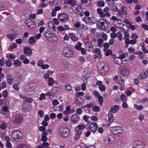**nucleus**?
Returning <instances> with one entry per match:
<instances>
[{
    "mask_svg": "<svg viewBox=\"0 0 148 148\" xmlns=\"http://www.w3.org/2000/svg\"><path fill=\"white\" fill-rule=\"evenodd\" d=\"M11 136L12 138L17 141H19L22 139L21 136V134L18 130H13Z\"/></svg>",
    "mask_w": 148,
    "mask_h": 148,
    "instance_id": "nucleus-1",
    "label": "nucleus"
},
{
    "mask_svg": "<svg viewBox=\"0 0 148 148\" xmlns=\"http://www.w3.org/2000/svg\"><path fill=\"white\" fill-rule=\"evenodd\" d=\"M59 131L60 135L64 137H67L70 134L69 129L66 127H62L59 129Z\"/></svg>",
    "mask_w": 148,
    "mask_h": 148,
    "instance_id": "nucleus-2",
    "label": "nucleus"
},
{
    "mask_svg": "<svg viewBox=\"0 0 148 148\" xmlns=\"http://www.w3.org/2000/svg\"><path fill=\"white\" fill-rule=\"evenodd\" d=\"M110 130L113 134L116 135H120L123 132L122 128L119 126L112 127L110 128Z\"/></svg>",
    "mask_w": 148,
    "mask_h": 148,
    "instance_id": "nucleus-3",
    "label": "nucleus"
},
{
    "mask_svg": "<svg viewBox=\"0 0 148 148\" xmlns=\"http://www.w3.org/2000/svg\"><path fill=\"white\" fill-rule=\"evenodd\" d=\"M82 21L87 24L90 23H95L97 22V20L95 17L93 16L84 17L83 18Z\"/></svg>",
    "mask_w": 148,
    "mask_h": 148,
    "instance_id": "nucleus-4",
    "label": "nucleus"
},
{
    "mask_svg": "<svg viewBox=\"0 0 148 148\" xmlns=\"http://www.w3.org/2000/svg\"><path fill=\"white\" fill-rule=\"evenodd\" d=\"M72 9L74 13L79 14L81 16L83 15L84 13L82 12V9L79 5H75L72 7Z\"/></svg>",
    "mask_w": 148,
    "mask_h": 148,
    "instance_id": "nucleus-5",
    "label": "nucleus"
},
{
    "mask_svg": "<svg viewBox=\"0 0 148 148\" xmlns=\"http://www.w3.org/2000/svg\"><path fill=\"white\" fill-rule=\"evenodd\" d=\"M98 25L102 29H106L108 26L107 22L103 19H101L97 23Z\"/></svg>",
    "mask_w": 148,
    "mask_h": 148,
    "instance_id": "nucleus-6",
    "label": "nucleus"
},
{
    "mask_svg": "<svg viewBox=\"0 0 148 148\" xmlns=\"http://www.w3.org/2000/svg\"><path fill=\"white\" fill-rule=\"evenodd\" d=\"M62 51L64 55L67 57H71L72 56L73 54V51L67 47L64 48Z\"/></svg>",
    "mask_w": 148,
    "mask_h": 148,
    "instance_id": "nucleus-7",
    "label": "nucleus"
},
{
    "mask_svg": "<svg viewBox=\"0 0 148 148\" xmlns=\"http://www.w3.org/2000/svg\"><path fill=\"white\" fill-rule=\"evenodd\" d=\"M120 72L121 75L124 76H127L130 74L129 71L125 67L123 66L120 67Z\"/></svg>",
    "mask_w": 148,
    "mask_h": 148,
    "instance_id": "nucleus-8",
    "label": "nucleus"
},
{
    "mask_svg": "<svg viewBox=\"0 0 148 148\" xmlns=\"http://www.w3.org/2000/svg\"><path fill=\"white\" fill-rule=\"evenodd\" d=\"M89 130L92 132L95 133L97 130L98 125L94 122H92L88 126Z\"/></svg>",
    "mask_w": 148,
    "mask_h": 148,
    "instance_id": "nucleus-9",
    "label": "nucleus"
},
{
    "mask_svg": "<svg viewBox=\"0 0 148 148\" xmlns=\"http://www.w3.org/2000/svg\"><path fill=\"white\" fill-rule=\"evenodd\" d=\"M58 18L60 21L64 22L67 20L68 16L65 13L60 14L58 16Z\"/></svg>",
    "mask_w": 148,
    "mask_h": 148,
    "instance_id": "nucleus-10",
    "label": "nucleus"
},
{
    "mask_svg": "<svg viewBox=\"0 0 148 148\" xmlns=\"http://www.w3.org/2000/svg\"><path fill=\"white\" fill-rule=\"evenodd\" d=\"M23 118L20 116H16L13 118V122L14 123L19 124L22 121Z\"/></svg>",
    "mask_w": 148,
    "mask_h": 148,
    "instance_id": "nucleus-11",
    "label": "nucleus"
},
{
    "mask_svg": "<svg viewBox=\"0 0 148 148\" xmlns=\"http://www.w3.org/2000/svg\"><path fill=\"white\" fill-rule=\"evenodd\" d=\"M147 77H148V71H143V72L140 73L139 78L141 79H145Z\"/></svg>",
    "mask_w": 148,
    "mask_h": 148,
    "instance_id": "nucleus-12",
    "label": "nucleus"
},
{
    "mask_svg": "<svg viewBox=\"0 0 148 148\" xmlns=\"http://www.w3.org/2000/svg\"><path fill=\"white\" fill-rule=\"evenodd\" d=\"M114 138L111 136H106L105 137L104 141L106 144H111L114 141Z\"/></svg>",
    "mask_w": 148,
    "mask_h": 148,
    "instance_id": "nucleus-13",
    "label": "nucleus"
},
{
    "mask_svg": "<svg viewBox=\"0 0 148 148\" xmlns=\"http://www.w3.org/2000/svg\"><path fill=\"white\" fill-rule=\"evenodd\" d=\"M25 23L27 26L31 28H33L35 27L34 23L30 20H26L25 21Z\"/></svg>",
    "mask_w": 148,
    "mask_h": 148,
    "instance_id": "nucleus-14",
    "label": "nucleus"
},
{
    "mask_svg": "<svg viewBox=\"0 0 148 148\" xmlns=\"http://www.w3.org/2000/svg\"><path fill=\"white\" fill-rule=\"evenodd\" d=\"M134 145L136 148H143L145 146V144L140 141L135 142Z\"/></svg>",
    "mask_w": 148,
    "mask_h": 148,
    "instance_id": "nucleus-15",
    "label": "nucleus"
},
{
    "mask_svg": "<svg viewBox=\"0 0 148 148\" xmlns=\"http://www.w3.org/2000/svg\"><path fill=\"white\" fill-rule=\"evenodd\" d=\"M23 51L25 54L31 55L32 54V51L31 49L28 47H24Z\"/></svg>",
    "mask_w": 148,
    "mask_h": 148,
    "instance_id": "nucleus-16",
    "label": "nucleus"
},
{
    "mask_svg": "<svg viewBox=\"0 0 148 148\" xmlns=\"http://www.w3.org/2000/svg\"><path fill=\"white\" fill-rule=\"evenodd\" d=\"M79 117L77 114H73L71 117V119L72 121L73 122H77L79 119Z\"/></svg>",
    "mask_w": 148,
    "mask_h": 148,
    "instance_id": "nucleus-17",
    "label": "nucleus"
},
{
    "mask_svg": "<svg viewBox=\"0 0 148 148\" xmlns=\"http://www.w3.org/2000/svg\"><path fill=\"white\" fill-rule=\"evenodd\" d=\"M64 4H69L71 5L74 6L76 4V2L73 0H65L64 1Z\"/></svg>",
    "mask_w": 148,
    "mask_h": 148,
    "instance_id": "nucleus-18",
    "label": "nucleus"
},
{
    "mask_svg": "<svg viewBox=\"0 0 148 148\" xmlns=\"http://www.w3.org/2000/svg\"><path fill=\"white\" fill-rule=\"evenodd\" d=\"M108 121L110 123H112V122H113L114 119V117L113 115V114L112 113V112H109L108 113Z\"/></svg>",
    "mask_w": 148,
    "mask_h": 148,
    "instance_id": "nucleus-19",
    "label": "nucleus"
},
{
    "mask_svg": "<svg viewBox=\"0 0 148 148\" xmlns=\"http://www.w3.org/2000/svg\"><path fill=\"white\" fill-rule=\"evenodd\" d=\"M48 135V133L46 132H43L42 134V137L41 139L42 141L44 142H46L47 139L46 136Z\"/></svg>",
    "mask_w": 148,
    "mask_h": 148,
    "instance_id": "nucleus-20",
    "label": "nucleus"
},
{
    "mask_svg": "<svg viewBox=\"0 0 148 148\" xmlns=\"http://www.w3.org/2000/svg\"><path fill=\"white\" fill-rule=\"evenodd\" d=\"M75 102L77 105H79L82 103V100L81 97L77 96L75 98Z\"/></svg>",
    "mask_w": 148,
    "mask_h": 148,
    "instance_id": "nucleus-21",
    "label": "nucleus"
},
{
    "mask_svg": "<svg viewBox=\"0 0 148 148\" xmlns=\"http://www.w3.org/2000/svg\"><path fill=\"white\" fill-rule=\"evenodd\" d=\"M119 109V106L115 105L111 107L110 110V111L112 112V113H115L117 112Z\"/></svg>",
    "mask_w": 148,
    "mask_h": 148,
    "instance_id": "nucleus-22",
    "label": "nucleus"
},
{
    "mask_svg": "<svg viewBox=\"0 0 148 148\" xmlns=\"http://www.w3.org/2000/svg\"><path fill=\"white\" fill-rule=\"evenodd\" d=\"M85 127L84 125L82 124H80L78 125L75 128L76 131H81L82 132V130L84 129Z\"/></svg>",
    "mask_w": 148,
    "mask_h": 148,
    "instance_id": "nucleus-23",
    "label": "nucleus"
},
{
    "mask_svg": "<svg viewBox=\"0 0 148 148\" xmlns=\"http://www.w3.org/2000/svg\"><path fill=\"white\" fill-rule=\"evenodd\" d=\"M117 12H118L117 14L119 16H121L123 14L125 16H126L127 15V10H118V11H117Z\"/></svg>",
    "mask_w": 148,
    "mask_h": 148,
    "instance_id": "nucleus-24",
    "label": "nucleus"
},
{
    "mask_svg": "<svg viewBox=\"0 0 148 148\" xmlns=\"http://www.w3.org/2000/svg\"><path fill=\"white\" fill-rule=\"evenodd\" d=\"M36 87V85L30 83L29 84L28 87L27 88V91L29 92L30 90H34Z\"/></svg>",
    "mask_w": 148,
    "mask_h": 148,
    "instance_id": "nucleus-25",
    "label": "nucleus"
},
{
    "mask_svg": "<svg viewBox=\"0 0 148 148\" xmlns=\"http://www.w3.org/2000/svg\"><path fill=\"white\" fill-rule=\"evenodd\" d=\"M114 61L115 63L119 65L121 64L123 62L122 60L119 58H114Z\"/></svg>",
    "mask_w": 148,
    "mask_h": 148,
    "instance_id": "nucleus-26",
    "label": "nucleus"
},
{
    "mask_svg": "<svg viewBox=\"0 0 148 148\" xmlns=\"http://www.w3.org/2000/svg\"><path fill=\"white\" fill-rule=\"evenodd\" d=\"M122 36V34L120 32H118L116 34L114 32H113L110 34L111 37H121Z\"/></svg>",
    "mask_w": 148,
    "mask_h": 148,
    "instance_id": "nucleus-27",
    "label": "nucleus"
},
{
    "mask_svg": "<svg viewBox=\"0 0 148 148\" xmlns=\"http://www.w3.org/2000/svg\"><path fill=\"white\" fill-rule=\"evenodd\" d=\"M7 79L8 83L9 84H10L13 82V77L12 75L10 74H8L7 76Z\"/></svg>",
    "mask_w": 148,
    "mask_h": 148,
    "instance_id": "nucleus-28",
    "label": "nucleus"
},
{
    "mask_svg": "<svg viewBox=\"0 0 148 148\" xmlns=\"http://www.w3.org/2000/svg\"><path fill=\"white\" fill-rule=\"evenodd\" d=\"M8 111V108L6 106H3L2 108V110H1L0 114L2 115L5 114V112H7Z\"/></svg>",
    "mask_w": 148,
    "mask_h": 148,
    "instance_id": "nucleus-29",
    "label": "nucleus"
},
{
    "mask_svg": "<svg viewBox=\"0 0 148 148\" xmlns=\"http://www.w3.org/2000/svg\"><path fill=\"white\" fill-rule=\"evenodd\" d=\"M97 13L102 18H104L105 13L103 12V10L101 9L98 8L97 9Z\"/></svg>",
    "mask_w": 148,
    "mask_h": 148,
    "instance_id": "nucleus-30",
    "label": "nucleus"
},
{
    "mask_svg": "<svg viewBox=\"0 0 148 148\" xmlns=\"http://www.w3.org/2000/svg\"><path fill=\"white\" fill-rule=\"evenodd\" d=\"M75 131L76 132V134L75 136V140H77L78 139H79L80 137V135L82 134V132L81 131Z\"/></svg>",
    "mask_w": 148,
    "mask_h": 148,
    "instance_id": "nucleus-31",
    "label": "nucleus"
},
{
    "mask_svg": "<svg viewBox=\"0 0 148 148\" xmlns=\"http://www.w3.org/2000/svg\"><path fill=\"white\" fill-rule=\"evenodd\" d=\"M83 76L86 79H87L90 77V75L86 71H84L82 74Z\"/></svg>",
    "mask_w": 148,
    "mask_h": 148,
    "instance_id": "nucleus-32",
    "label": "nucleus"
},
{
    "mask_svg": "<svg viewBox=\"0 0 148 148\" xmlns=\"http://www.w3.org/2000/svg\"><path fill=\"white\" fill-rule=\"evenodd\" d=\"M14 65L16 66H19L22 64L21 62L18 60L14 61L13 62Z\"/></svg>",
    "mask_w": 148,
    "mask_h": 148,
    "instance_id": "nucleus-33",
    "label": "nucleus"
},
{
    "mask_svg": "<svg viewBox=\"0 0 148 148\" xmlns=\"http://www.w3.org/2000/svg\"><path fill=\"white\" fill-rule=\"evenodd\" d=\"M64 113L66 115H68L70 113V106H68L66 107V110L64 111Z\"/></svg>",
    "mask_w": 148,
    "mask_h": 148,
    "instance_id": "nucleus-34",
    "label": "nucleus"
},
{
    "mask_svg": "<svg viewBox=\"0 0 148 148\" xmlns=\"http://www.w3.org/2000/svg\"><path fill=\"white\" fill-rule=\"evenodd\" d=\"M104 51L105 52V55L108 56L112 53V52L110 50L107 49H104Z\"/></svg>",
    "mask_w": 148,
    "mask_h": 148,
    "instance_id": "nucleus-35",
    "label": "nucleus"
},
{
    "mask_svg": "<svg viewBox=\"0 0 148 148\" xmlns=\"http://www.w3.org/2000/svg\"><path fill=\"white\" fill-rule=\"evenodd\" d=\"M124 25L122 23H117L116 24L115 26L116 28H118L119 29H124L123 27Z\"/></svg>",
    "mask_w": 148,
    "mask_h": 148,
    "instance_id": "nucleus-36",
    "label": "nucleus"
},
{
    "mask_svg": "<svg viewBox=\"0 0 148 148\" xmlns=\"http://www.w3.org/2000/svg\"><path fill=\"white\" fill-rule=\"evenodd\" d=\"M134 107L136 109L138 110H142L143 108V106L141 105L139 106L136 104H134Z\"/></svg>",
    "mask_w": 148,
    "mask_h": 148,
    "instance_id": "nucleus-37",
    "label": "nucleus"
},
{
    "mask_svg": "<svg viewBox=\"0 0 148 148\" xmlns=\"http://www.w3.org/2000/svg\"><path fill=\"white\" fill-rule=\"evenodd\" d=\"M52 91H53L55 92V94L56 95V94H58L60 91V89L58 87H55L52 89Z\"/></svg>",
    "mask_w": 148,
    "mask_h": 148,
    "instance_id": "nucleus-38",
    "label": "nucleus"
},
{
    "mask_svg": "<svg viewBox=\"0 0 148 148\" xmlns=\"http://www.w3.org/2000/svg\"><path fill=\"white\" fill-rule=\"evenodd\" d=\"M45 35L46 37H54L55 36V35L50 32L46 33Z\"/></svg>",
    "mask_w": 148,
    "mask_h": 148,
    "instance_id": "nucleus-39",
    "label": "nucleus"
},
{
    "mask_svg": "<svg viewBox=\"0 0 148 148\" xmlns=\"http://www.w3.org/2000/svg\"><path fill=\"white\" fill-rule=\"evenodd\" d=\"M49 41L53 42L57 41L58 40V38H46Z\"/></svg>",
    "mask_w": 148,
    "mask_h": 148,
    "instance_id": "nucleus-40",
    "label": "nucleus"
},
{
    "mask_svg": "<svg viewBox=\"0 0 148 148\" xmlns=\"http://www.w3.org/2000/svg\"><path fill=\"white\" fill-rule=\"evenodd\" d=\"M81 46H82V44L81 43H80L79 42H78L77 43V45H76L75 46V48L76 49H77L78 50H79L81 49L82 48Z\"/></svg>",
    "mask_w": 148,
    "mask_h": 148,
    "instance_id": "nucleus-41",
    "label": "nucleus"
},
{
    "mask_svg": "<svg viewBox=\"0 0 148 148\" xmlns=\"http://www.w3.org/2000/svg\"><path fill=\"white\" fill-rule=\"evenodd\" d=\"M98 99V101L100 105L101 106L102 104V103L103 101V97L101 96H100L97 97Z\"/></svg>",
    "mask_w": 148,
    "mask_h": 148,
    "instance_id": "nucleus-42",
    "label": "nucleus"
},
{
    "mask_svg": "<svg viewBox=\"0 0 148 148\" xmlns=\"http://www.w3.org/2000/svg\"><path fill=\"white\" fill-rule=\"evenodd\" d=\"M120 98L122 101H125L127 99L126 96L124 94H122L120 96Z\"/></svg>",
    "mask_w": 148,
    "mask_h": 148,
    "instance_id": "nucleus-43",
    "label": "nucleus"
},
{
    "mask_svg": "<svg viewBox=\"0 0 148 148\" xmlns=\"http://www.w3.org/2000/svg\"><path fill=\"white\" fill-rule=\"evenodd\" d=\"M111 8L112 10L115 11H118L119 10L117 5L114 4L112 5Z\"/></svg>",
    "mask_w": 148,
    "mask_h": 148,
    "instance_id": "nucleus-44",
    "label": "nucleus"
},
{
    "mask_svg": "<svg viewBox=\"0 0 148 148\" xmlns=\"http://www.w3.org/2000/svg\"><path fill=\"white\" fill-rule=\"evenodd\" d=\"M29 42L31 44L33 45L34 44L35 41L34 38H30L29 40Z\"/></svg>",
    "mask_w": 148,
    "mask_h": 148,
    "instance_id": "nucleus-45",
    "label": "nucleus"
},
{
    "mask_svg": "<svg viewBox=\"0 0 148 148\" xmlns=\"http://www.w3.org/2000/svg\"><path fill=\"white\" fill-rule=\"evenodd\" d=\"M104 64V63L102 62H99L97 64V67L99 69L102 68V67L103 68V66Z\"/></svg>",
    "mask_w": 148,
    "mask_h": 148,
    "instance_id": "nucleus-46",
    "label": "nucleus"
},
{
    "mask_svg": "<svg viewBox=\"0 0 148 148\" xmlns=\"http://www.w3.org/2000/svg\"><path fill=\"white\" fill-rule=\"evenodd\" d=\"M103 40L101 38H99L98 40V46L99 47H101V44L103 43Z\"/></svg>",
    "mask_w": 148,
    "mask_h": 148,
    "instance_id": "nucleus-47",
    "label": "nucleus"
},
{
    "mask_svg": "<svg viewBox=\"0 0 148 148\" xmlns=\"http://www.w3.org/2000/svg\"><path fill=\"white\" fill-rule=\"evenodd\" d=\"M65 87L66 90L68 91H71L72 90V86L69 84L66 85Z\"/></svg>",
    "mask_w": 148,
    "mask_h": 148,
    "instance_id": "nucleus-48",
    "label": "nucleus"
},
{
    "mask_svg": "<svg viewBox=\"0 0 148 148\" xmlns=\"http://www.w3.org/2000/svg\"><path fill=\"white\" fill-rule=\"evenodd\" d=\"M57 29L59 31L61 32L65 30V29L62 26H60L57 27Z\"/></svg>",
    "mask_w": 148,
    "mask_h": 148,
    "instance_id": "nucleus-49",
    "label": "nucleus"
},
{
    "mask_svg": "<svg viewBox=\"0 0 148 148\" xmlns=\"http://www.w3.org/2000/svg\"><path fill=\"white\" fill-rule=\"evenodd\" d=\"M44 64V61L42 60L38 61L37 62V65L38 66L41 67V66Z\"/></svg>",
    "mask_w": 148,
    "mask_h": 148,
    "instance_id": "nucleus-50",
    "label": "nucleus"
},
{
    "mask_svg": "<svg viewBox=\"0 0 148 148\" xmlns=\"http://www.w3.org/2000/svg\"><path fill=\"white\" fill-rule=\"evenodd\" d=\"M93 111L95 112H99L100 110L99 107L98 106L93 107L92 108Z\"/></svg>",
    "mask_w": 148,
    "mask_h": 148,
    "instance_id": "nucleus-51",
    "label": "nucleus"
},
{
    "mask_svg": "<svg viewBox=\"0 0 148 148\" xmlns=\"http://www.w3.org/2000/svg\"><path fill=\"white\" fill-rule=\"evenodd\" d=\"M97 5L100 7H103L104 5V3L103 2L100 1L97 2Z\"/></svg>",
    "mask_w": 148,
    "mask_h": 148,
    "instance_id": "nucleus-52",
    "label": "nucleus"
},
{
    "mask_svg": "<svg viewBox=\"0 0 148 148\" xmlns=\"http://www.w3.org/2000/svg\"><path fill=\"white\" fill-rule=\"evenodd\" d=\"M8 91L7 90H5L2 92V95L4 98H6L8 96Z\"/></svg>",
    "mask_w": 148,
    "mask_h": 148,
    "instance_id": "nucleus-53",
    "label": "nucleus"
},
{
    "mask_svg": "<svg viewBox=\"0 0 148 148\" xmlns=\"http://www.w3.org/2000/svg\"><path fill=\"white\" fill-rule=\"evenodd\" d=\"M57 4V1L56 0H54L50 2L49 4L52 6H54Z\"/></svg>",
    "mask_w": 148,
    "mask_h": 148,
    "instance_id": "nucleus-54",
    "label": "nucleus"
},
{
    "mask_svg": "<svg viewBox=\"0 0 148 148\" xmlns=\"http://www.w3.org/2000/svg\"><path fill=\"white\" fill-rule=\"evenodd\" d=\"M7 66L10 67L12 66V63L10 60H7L5 62Z\"/></svg>",
    "mask_w": 148,
    "mask_h": 148,
    "instance_id": "nucleus-55",
    "label": "nucleus"
},
{
    "mask_svg": "<svg viewBox=\"0 0 148 148\" xmlns=\"http://www.w3.org/2000/svg\"><path fill=\"white\" fill-rule=\"evenodd\" d=\"M99 88L100 90L101 91H104L106 89L105 86L104 85H102L99 86Z\"/></svg>",
    "mask_w": 148,
    "mask_h": 148,
    "instance_id": "nucleus-56",
    "label": "nucleus"
},
{
    "mask_svg": "<svg viewBox=\"0 0 148 148\" xmlns=\"http://www.w3.org/2000/svg\"><path fill=\"white\" fill-rule=\"evenodd\" d=\"M103 68L102 67L101 69L102 70L104 71V72H106L108 71V68L107 66L104 64L103 66Z\"/></svg>",
    "mask_w": 148,
    "mask_h": 148,
    "instance_id": "nucleus-57",
    "label": "nucleus"
},
{
    "mask_svg": "<svg viewBox=\"0 0 148 148\" xmlns=\"http://www.w3.org/2000/svg\"><path fill=\"white\" fill-rule=\"evenodd\" d=\"M59 103V102L57 99H54L52 101V104L54 106H56Z\"/></svg>",
    "mask_w": 148,
    "mask_h": 148,
    "instance_id": "nucleus-58",
    "label": "nucleus"
},
{
    "mask_svg": "<svg viewBox=\"0 0 148 148\" xmlns=\"http://www.w3.org/2000/svg\"><path fill=\"white\" fill-rule=\"evenodd\" d=\"M5 64V62L3 58H1L0 60V66H3Z\"/></svg>",
    "mask_w": 148,
    "mask_h": 148,
    "instance_id": "nucleus-59",
    "label": "nucleus"
},
{
    "mask_svg": "<svg viewBox=\"0 0 148 148\" xmlns=\"http://www.w3.org/2000/svg\"><path fill=\"white\" fill-rule=\"evenodd\" d=\"M94 105V104L93 103H91L90 104H88L86 105V107L88 108H90L93 107Z\"/></svg>",
    "mask_w": 148,
    "mask_h": 148,
    "instance_id": "nucleus-60",
    "label": "nucleus"
},
{
    "mask_svg": "<svg viewBox=\"0 0 148 148\" xmlns=\"http://www.w3.org/2000/svg\"><path fill=\"white\" fill-rule=\"evenodd\" d=\"M53 23L56 25H58L59 22L58 19L56 18H54L53 19Z\"/></svg>",
    "mask_w": 148,
    "mask_h": 148,
    "instance_id": "nucleus-61",
    "label": "nucleus"
},
{
    "mask_svg": "<svg viewBox=\"0 0 148 148\" xmlns=\"http://www.w3.org/2000/svg\"><path fill=\"white\" fill-rule=\"evenodd\" d=\"M45 95L44 93L41 94L40 95L39 97V99L40 100H42L45 99Z\"/></svg>",
    "mask_w": 148,
    "mask_h": 148,
    "instance_id": "nucleus-62",
    "label": "nucleus"
},
{
    "mask_svg": "<svg viewBox=\"0 0 148 148\" xmlns=\"http://www.w3.org/2000/svg\"><path fill=\"white\" fill-rule=\"evenodd\" d=\"M12 87L14 89L17 90H18L19 89V86L17 84L13 85L12 86Z\"/></svg>",
    "mask_w": 148,
    "mask_h": 148,
    "instance_id": "nucleus-63",
    "label": "nucleus"
},
{
    "mask_svg": "<svg viewBox=\"0 0 148 148\" xmlns=\"http://www.w3.org/2000/svg\"><path fill=\"white\" fill-rule=\"evenodd\" d=\"M95 53L98 54H101L100 53V50L99 48H96L94 50Z\"/></svg>",
    "mask_w": 148,
    "mask_h": 148,
    "instance_id": "nucleus-64",
    "label": "nucleus"
}]
</instances>
